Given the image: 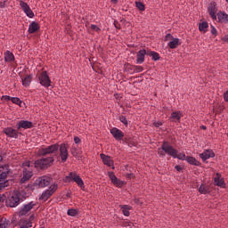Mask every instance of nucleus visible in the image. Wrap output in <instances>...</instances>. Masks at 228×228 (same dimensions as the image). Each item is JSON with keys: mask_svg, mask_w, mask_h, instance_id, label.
<instances>
[{"mask_svg": "<svg viewBox=\"0 0 228 228\" xmlns=\"http://www.w3.org/2000/svg\"><path fill=\"white\" fill-rule=\"evenodd\" d=\"M38 79L42 86H45V88H49V86H51V78H49V75H47V71L41 72L39 74Z\"/></svg>", "mask_w": 228, "mask_h": 228, "instance_id": "6", "label": "nucleus"}, {"mask_svg": "<svg viewBox=\"0 0 228 228\" xmlns=\"http://www.w3.org/2000/svg\"><path fill=\"white\" fill-rule=\"evenodd\" d=\"M58 151H60V144L55 143L50 146H46L45 148H40L37 151V156L45 157L37 159L34 162L35 168H47V167H51L53 163H54V156H58Z\"/></svg>", "mask_w": 228, "mask_h": 228, "instance_id": "1", "label": "nucleus"}, {"mask_svg": "<svg viewBox=\"0 0 228 228\" xmlns=\"http://www.w3.org/2000/svg\"><path fill=\"white\" fill-rule=\"evenodd\" d=\"M6 1H8V0H4V2H0V8H4L6 6Z\"/></svg>", "mask_w": 228, "mask_h": 228, "instance_id": "48", "label": "nucleus"}, {"mask_svg": "<svg viewBox=\"0 0 228 228\" xmlns=\"http://www.w3.org/2000/svg\"><path fill=\"white\" fill-rule=\"evenodd\" d=\"M199 191H200V193L206 195V193H209V186L201 184L199 188Z\"/></svg>", "mask_w": 228, "mask_h": 228, "instance_id": "30", "label": "nucleus"}, {"mask_svg": "<svg viewBox=\"0 0 228 228\" xmlns=\"http://www.w3.org/2000/svg\"><path fill=\"white\" fill-rule=\"evenodd\" d=\"M0 161H3V157L0 155Z\"/></svg>", "mask_w": 228, "mask_h": 228, "instance_id": "55", "label": "nucleus"}, {"mask_svg": "<svg viewBox=\"0 0 228 228\" xmlns=\"http://www.w3.org/2000/svg\"><path fill=\"white\" fill-rule=\"evenodd\" d=\"M119 120L120 122H122V124H124L125 126H127V118H126V116H120Z\"/></svg>", "mask_w": 228, "mask_h": 228, "instance_id": "41", "label": "nucleus"}, {"mask_svg": "<svg viewBox=\"0 0 228 228\" xmlns=\"http://www.w3.org/2000/svg\"><path fill=\"white\" fill-rule=\"evenodd\" d=\"M22 85L25 88H28L31 85V75H27L24 78H21Z\"/></svg>", "mask_w": 228, "mask_h": 228, "instance_id": "28", "label": "nucleus"}, {"mask_svg": "<svg viewBox=\"0 0 228 228\" xmlns=\"http://www.w3.org/2000/svg\"><path fill=\"white\" fill-rule=\"evenodd\" d=\"M110 134L116 140H122L124 138V133L117 127L110 129Z\"/></svg>", "mask_w": 228, "mask_h": 228, "instance_id": "17", "label": "nucleus"}, {"mask_svg": "<svg viewBox=\"0 0 228 228\" xmlns=\"http://www.w3.org/2000/svg\"><path fill=\"white\" fill-rule=\"evenodd\" d=\"M208 28H209V25L208 24V22L203 21L200 23V26H199L200 31H203V33H206V31H208Z\"/></svg>", "mask_w": 228, "mask_h": 228, "instance_id": "31", "label": "nucleus"}, {"mask_svg": "<svg viewBox=\"0 0 228 228\" xmlns=\"http://www.w3.org/2000/svg\"><path fill=\"white\" fill-rule=\"evenodd\" d=\"M162 145L166 154H167L168 156H172V158L175 157V152L177 150L174 149V147H172V145H170L168 142H164Z\"/></svg>", "mask_w": 228, "mask_h": 228, "instance_id": "14", "label": "nucleus"}, {"mask_svg": "<svg viewBox=\"0 0 228 228\" xmlns=\"http://www.w3.org/2000/svg\"><path fill=\"white\" fill-rule=\"evenodd\" d=\"M59 151H60L61 159L63 163H65V161H67L69 158V150L67 148V144L62 143L59 145Z\"/></svg>", "mask_w": 228, "mask_h": 228, "instance_id": "11", "label": "nucleus"}, {"mask_svg": "<svg viewBox=\"0 0 228 228\" xmlns=\"http://www.w3.org/2000/svg\"><path fill=\"white\" fill-rule=\"evenodd\" d=\"M8 175H10V174L0 172V183H6V181H10L6 180L8 179Z\"/></svg>", "mask_w": 228, "mask_h": 228, "instance_id": "32", "label": "nucleus"}, {"mask_svg": "<svg viewBox=\"0 0 228 228\" xmlns=\"http://www.w3.org/2000/svg\"><path fill=\"white\" fill-rule=\"evenodd\" d=\"M173 158H177V159H181L182 161H184V159L186 160V154L184 153H177V151H175V157H173Z\"/></svg>", "mask_w": 228, "mask_h": 228, "instance_id": "34", "label": "nucleus"}, {"mask_svg": "<svg viewBox=\"0 0 228 228\" xmlns=\"http://www.w3.org/2000/svg\"><path fill=\"white\" fill-rule=\"evenodd\" d=\"M182 117L183 113H181V111H174L171 113L170 118L172 122H181Z\"/></svg>", "mask_w": 228, "mask_h": 228, "instance_id": "23", "label": "nucleus"}, {"mask_svg": "<svg viewBox=\"0 0 228 228\" xmlns=\"http://www.w3.org/2000/svg\"><path fill=\"white\" fill-rule=\"evenodd\" d=\"M74 142L77 145L78 143H81V139L77 136L74 137Z\"/></svg>", "mask_w": 228, "mask_h": 228, "instance_id": "45", "label": "nucleus"}, {"mask_svg": "<svg viewBox=\"0 0 228 228\" xmlns=\"http://www.w3.org/2000/svg\"><path fill=\"white\" fill-rule=\"evenodd\" d=\"M135 6L140 10V12H143V3L142 2H135Z\"/></svg>", "mask_w": 228, "mask_h": 228, "instance_id": "40", "label": "nucleus"}, {"mask_svg": "<svg viewBox=\"0 0 228 228\" xmlns=\"http://www.w3.org/2000/svg\"><path fill=\"white\" fill-rule=\"evenodd\" d=\"M120 209L125 216H129L131 211V206L128 205H120Z\"/></svg>", "mask_w": 228, "mask_h": 228, "instance_id": "27", "label": "nucleus"}, {"mask_svg": "<svg viewBox=\"0 0 228 228\" xmlns=\"http://www.w3.org/2000/svg\"><path fill=\"white\" fill-rule=\"evenodd\" d=\"M224 42H228V35L224 36V37L223 38Z\"/></svg>", "mask_w": 228, "mask_h": 228, "instance_id": "54", "label": "nucleus"}, {"mask_svg": "<svg viewBox=\"0 0 228 228\" xmlns=\"http://www.w3.org/2000/svg\"><path fill=\"white\" fill-rule=\"evenodd\" d=\"M202 129H206V126H202Z\"/></svg>", "mask_w": 228, "mask_h": 228, "instance_id": "57", "label": "nucleus"}, {"mask_svg": "<svg viewBox=\"0 0 228 228\" xmlns=\"http://www.w3.org/2000/svg\"><path fill=\"white\" fill-rule=\"evenodd\" d=\"M56 190H58V184L54 183L51 185L48 190L42 193L40 197L41 200H48Z\"/></svg>", "mask_w": 228, "mask_h": 228, "instance_id": "7", "label": "nucleus"}, {"mask_svg": "<svg viewBox=\"0 0 228 228\" xmlns=\"http://www.w3.org/2000/svg\"><path fill=\"white\" fill-rule=\"evenodd\" d=\"M109 177L113 183L114 186H117V188H122L124 185V181H121L120 179H118L117 175H115V173L109 172Z\"/></svg>", "mask_w": 228, "mask_h": 228, "instance_id": "13", "label": "nucleus"}, {"mask_svg": "<svg viewBox=\"0 0 228 228\" xmlns=\"http://www.w3.org/2000/svg\"><path fill=\"white\" fill-rule=\"evenodd\" d=\"M100 156H101L104 165H107V167H113V159H111V157L107 156L102 153Z\"/></svg>", "mask_w": 228, "mask_h": 228, "instance_id": "21", "label": "nucleus"}, {"mask_svg": "<svg viewBox=\"0 0 228 228\" xmlns=\"http://www.w3.org/2000/svg\"><path fill=\"white\" fill-rule=\"evenodd\" d=\"M142 70H143V68H142V66L136 67V72H142Z\"/></svg>", "mask_w": 228, "mask_h": 228, "instance_id": "50", "label": "nucleus"}, {"mask_svg": "<svg viewBox=\"0 0 228 228\" xmlns=\"http://www.w3.org/2000/svg\"><path fill=\"white\" fill-rule=\"evenodd\" d=\"M0 172H3L4 174H10L11 169H10V166L8 165H4V166H0Z\"/></svg>", "mask_w": 228, "mask_h": 228, "instance_id": "33", "label": "nucleus"}, {"mask_svg": "<svg viewBox=\"0 0 228 228\" xmlns=\"http://www.w3.org/2000/svg\"><path fill=\"white\" fill-rule=\"evenodd\" d=\"M6 200V196L0 195V202Z\"/></svg>", "mask_w": 228, "mask_h": 228, "instance_id": "52", "label": "nucleus"}, {"mask_svg": "<svg viewBox=\"0 0 228 228\" xmlns=\"http://www.w3.org/2000/svg\"><path fill=\"white\" fill-rule=\"evenodd\" d=\"M38 29H40V25L35 21L31 22L28 26V33L30 34L37 33Z\"/></svg>", "mask_w": 228, "mask_h": 228, "instance_id": "25", "label": "nucleus"}, {"mask_svg": "<svg viewBox=\"0 0 228 228\" xmlns=\"http://www.w3.org/2000/svg\"><path fill=\"white\" fill-rule=\"evenodd\" d=\"M3 99H4V101H12V97H10L8 95H4V96H3Z\"/></svg>", "mask_w": 228, "mask_h": 228, "instance_id": "49", "label": "nucleus"}, {"mask_svg": "<svg viewBox=\"0 0 228 228\" xmlns=\"http://www.w3.org/2000/svg\"><path fill=\"white\" fill-rule=\"evenodd\" d=\"M12 186V181H6L4 183L0 182V191H3V190H8Z\"/></svg>", "mask_w": 228, "mask_h": 228, "instance_id": "29", "label": "nucleus"}, {"mask_svg": "<svg viewBox=\"0 0 228 228\" xmlns=\"http://www.w3.org/2000/svg\"><path fill=\"white\" fill-rule=\"evenodd\" d=\"M155 127H161L163 126V123L161 121H158L154 123Z\"/></svg>", "mask_w": 228, "mask_h": 228, "instance_id": "47", "label": "nucleus"}, {"mask_svg": "<svg viewBox=\"0 0 228 228\" xmlns=\"http://www.w3.org/2000/svg\"><path fill=\"white\" fill-rule=\"evenodd\" d=\"M114 26L117 28V29H118V26L120 25L118 24V21H114Z\"/></svg>", "mask_w": 228, "mask_h": 228, "instance_id": "53", "label": "nucleus"}, {"mask_svg": "<svg viewBox=\"0 0 228 228\" xmlns=\"http://www.w3.org/2000/svg\"><path fill=\"white\" fill-rule=\"evenodd\" d=\"M71 154L73 155V156H77V150H76V147H72L71 148Z\"/></svg>", "mask_w": 228, "mask_h": 228, "instance_id": "46", "label": "nucleus"}, {"mask_svg": "<svg viewBox=\"0 0 228 228\" xmlns=\"http://www.w3.org/2000/svg\"><path fill=\"white\" fill-rule=\"evenodd\" d=\"M79 175L77 174L71 172L69 174V175L66 176L65 182L66 183H70V181H74V183H77V179H79Z\"/></svg>", "mask_w": 228, "mask_h": 228, "instance_id": "24", "label": "nucleus"}, {"mask_svg": "<svg viewBox=\"0 0 228 228\" xmlns=\"http://www.w3.org/2000/svg\"><path fill=\"white\" fill-rule=\"evenodd\" d=\"M8 227V221H6V218L2 217L0 218V228H6Z\"/></svg>", "mask_w": 228, "mask_h": 228, "instance_id": "36", "label": "nucleus"}, {"mask_svg": "<svg viewBox=\"0 0 228 228\" xmlns=\"http://www.w3.org/2000/svg\"><path fill=\"white\" fill-rule=\"evenodd\" d=\"M33 208H35V203L33 201L26 204V205H23V207L20 208V216H26V215H28L31 209H33Z\"/></svg>", "mask_w": 228, "mask_h": 228, "instance_id": "12", "label": "nucleus"}, {"mask_svg": "<svg viewBox=\"0 0 228 228\" xmlns=\"http://www.w3.org/2000/svg\"><path fill=\"white\" fill-rule=\"evenodd\" d=\"M185 161H187V163H189L190 165H194V167H200V163L199 162V160H197L193 157H187L185 159Z\"/></svg>", "mask_w": 228, "mask_h": 228, "instance_id": "26", "label": "nucleus"}, {"mask_svg": "<svg viewBox=\"0 0 228 228\" xmlns=\"http://www.w3.org/2000/svg\"><path fill=\"white\" fill-rule=\"evenodd\" d=\"M175 170H177V172H181V170H183V167H181V166H175Z\"/></svg>", "mask_w": 228, "mask_h": 228, "instance_id": "51", "label": "nucleus"}, {"mask_svg": "<svg viewBox=\"0 0 228 228\" xmlns=\"http://www.w3.org/2000/svg\"><path fill=\"white\" fill-rule=\"evenodd\" d=\"M158 154L159 156H160V158H165V156H167V153L163 149V144L161 145L160 148L158 149Z\"/></svg>", "mask_w": 228, "mask_h": 228, "instance_id": "39", "label": "nucleus"}, {"mask_svg": "<svg viewBox=\"0 0 228 228\" xmlns=\"http://www.w3.org/2000/svg\"><path fill=\"white\" fill-rule=\"evenodd\" d=\"M137 63H143V51H139V53L137 54Z\"/></svg>", "mask_w": 228, "mask_h": 228, "instance_id": "37", "label": "nucleus"}, {"mask_svg": "<svg viewBox=\"0 0 228 228\" xmlns=\"http://www.w3.org/2000/svg\"><path fill=\"white\" fill-rule=\"evenodd\" d=\"M226 1V3H228V0H225Z\"/></svg>", "mask_w": 228, "mask_h": 228, "instance_id": "58", "label": "nucleus"}, {"mask_svg": "<svg viewBox=\"0 0 228 228\" xmlns=\"http://www.w3.org/2000/svg\"><path fill=\"white\" fill-rule=\"evenodd\" d=\"M11 101L13 104H17L18 106L22 107V102L20 101V99L17 97H12Z\"/></svg>", "mask_w": 228, "mask_h": 228, "instance_id": "38", "label": "nucleus"}, {"mask_svg": "<svg viewBox=\"0 0 228 228\" xmlns=\"http://www.w3.org/2000/svg\"><path fill=\"white\" fill-rule=\"evenodd\" d=\"M33 128V122L28 120H20L16 124V129L20 131L21 129H31Z\"/></svg>", "mask_w": 228, "mask_h": 228, "instance_id": "10", "label": "nucleus"}, {"mask_svg": "<svg viewBox=\"0 0 228 228\" xmlns=\"http://www.w3.org/2000/svg\"><path fill=\"white\" fill-rule=\"evenodd\" d=\"M214 183L216 186H219L220 188H225V181L224 180L220 173H217L214 177Z\"/></svg>", "mask_w": 228, "mask_h": 228, "instance_id": "16", "label": "nucleus"}, {"mask_svg": "<svg viewBox=\"0 0 228 228\" xmlns=\"http://www.w3.org/2000/svg\"><path fill=\"white\" fill-rule=\"evenodd\" d=\"M208 12L212 19V20H216L218 17V7L216 6V3L212 2L208 5Z\"/></svg>", "mask_w": 228, "mask_h": 228, "instance_id": "8", "label": "nucleus"}, {"mask_svg": "<svg viewBox=\"0 0 228 228\" xmlns=\"http://www.w3.org/2000/svg\"><path fill=\"white\" fill-rule=\"evenodd\" d=\"M76 183L80 188H83V186H85V183L83 182V179H81V177L77 178V181Z\"/></svg>", "mask_w": 228, "mask_h": 228, "instance_id": "42", "label": "nucleus"}, {"mask_svg": "<svg viewBox=\"0 0 228 228\" xmlns=\"http://www.w3.org/2000/svg\"><path fill=\"white\" fill-rule=\"evenodd\" d=\"M200 158H201L202 161H207L209 158H215V152L211 150H207L200 154Z\"/></svg>", "mask_w": 228, "mask_h": 228, "instance_id": "18", "label": "nucleus"}, {"mask_svg": "<svg viewBox=\"0 0 228 228\" xmlns=\"http://www.w3.org/2000/svg\"><path fill=\"white\" fill-rule=\"evenodd\" d=\"M111 1H112V3H117L118 0H111Z\"/></svg>", "mask_w": 228, "mask_h": 228, "instance_id": "56", "label": "nucleus"}, {"mask_svg": "<svg viewBox=\"0 0 228 228\" xmlns=\"http://www.w3.org/2000/svg\"><path fill=\"white\" fill-rule=\"evenodd\" d=\"M145 54H147V56H151L152 60H154V61H158V60H159V53H156V52H152V51H147V50H143V55L145 56Z\"/></svg>", "mask_w": 228, "mask_h": 228, "instance_id": "22", "label": "nucleus"}, {"mask_svg": "<svg viewBox=\"0 0 228 228\" xmlns=\"http://www.w3.org/2000/svg\"><path fill=\"white\" fill-rule=\"evenodd\" d=\"M165 42H168L167 47H169V49H177V47L181 45V39L174 37L171 34L166 35Z\"/></svg>", "mask_w": 228, "mask_h": 228, "instance_id": "4", "label": "nucleus"}, {"mask_svg": "<svg viewBox=\"0 0 228 228\" xmlns=\"http://www.w3.org/2000/svg\"><path fill=\"white\" fill-rule=\"evenodd\" d=\"M67 215H69V216H77L78 212L74 208H69L67 212Z\"/></svg>", "mask_w": 228, "mask_h": 228, "instance_id": "35", "label": "nucleus"}, {"mask_svg": "<svg viewBox=\"0 0 228 228\" xmlns=\"http://www.w3.org/2000/svg\"><path fill=\"white\" fill-rule=\"evenodd\" d=\"M4 61H6L7 63H12V61H15V55H13V53L8 50L4 53Z\"/></svg>", "mask_w": 228, "mask_h": 228, "instance_id": "20", "label": "nucleus"}, {"mask_svg": "<svg viewBox=\"0 0 228 228\" xmlns=\"http://www.w3.org/2000/svg\"><path fill=\"white\" fill-rule=\"evenodd\" d=\"M23 167V175L20 179V183L24 184V183H28L29 179L33 177V170L35 168V166L31 165L29 161H25L22 164Z\"/></svg>", "mask_w": 228, "mask_h": 228, "instance_id": "3", "label": "nucleus"}, {"mask_svg": "<svg viewBox=\"0 0 228 228\" xmlns=\"http://www.w3.org/2000/svg\"><path fill=\"white\" fill-rule=\"evenodd\" d=\"M28 195L26 192L22 191H16L6 199L5 204L8 208H17V206L20 204V200H22V199H26Z\"/></svg>", "mask_w": 228, "mask_h": 228, "instance_id": "2", "label": "nucleus"}, {"mask_svg": "<svg viewBox=\"0 0 228 228\" xmlns=\"http://www.w3.org/2000/svg\"><path fill=\"white\" fill-rule=\"evenodd\" d=\"M91 29H93V31H101V28H99V27H97L96 25H91Z\"/></svg>", "mask_w": 228, "mask_h": 228, "instance_id": "43", "label": "nucleus"}, {"mask_svg": "<svg viewBox=\"0 0 228 228\" xmlns=\"http://www.w3.org/2000/svg\"><path fill=\"white\" fill-rule=\"evenodd\" d=\"M218 22L228 24V14L225 12L220 11L217 12Z\"/></svg>", "mask_w": 228, "mask_h": 228, "instance_id": "19", "label": "nucleus"}, {"mask_svg": "<svg viewBox=\"0 0 228 228\" xmlns=\"http://www.w3.org/2000/svg\"><path fill=\"white\" fill-rule=\"evenodd\" d=\"M19 131L20 130L13 129L12 127H6L4 129V133L6 134V136L15 139L19 138Z\"/></svg>", "mask_w": 228, "mask_h": 228, "instance_id": "15", "label": "nucleus"}, {"mask_svg": "<svg viewBox=\"0 0 228 228\" xmlns=\"http://www.w3.org/2000/svg\"><path fill=\"white\" fill-rule=\"evenodd\" d=\"M51 181H53V178L47 175H44L36 179L34 184L38 188H45L46 186H49L51 184Z\"/></svg>", "mask_w": 228, "mask_h": 228, "instance_id": "5", "label": "nucleus"}, {"mask_svg": "<svg viewBox=\"0 0 228 228\" xmlns=\"http://www.w3.org/2000/svg\"><path fill=\"white\" fill-rule=\"evenodd\" d=\"M211 33H212V35H214L215 37H216V35H217L216 28L214 26H211Z\"/></svg>", "mask_w": 228, "mask_h": 228, "instance_id": "44", "label": "nucleus"}, {"mask_svg": "<svg viewBox=\"0 0 228 228\" xmlns=\"http://www.w3.org/2000/svg\"><path fill=\"white\" fill-rule=\"evenodd\" d=\"M20 6L24 13H26L27 17H29V19H33V17H35V13L31 10V7H29V5L28 4V3L20 0Z\"/></svg>", "mask_w": 228, "mask_h": 228, "instance_id": "9", "label": "nucleus"}]
</instances>
